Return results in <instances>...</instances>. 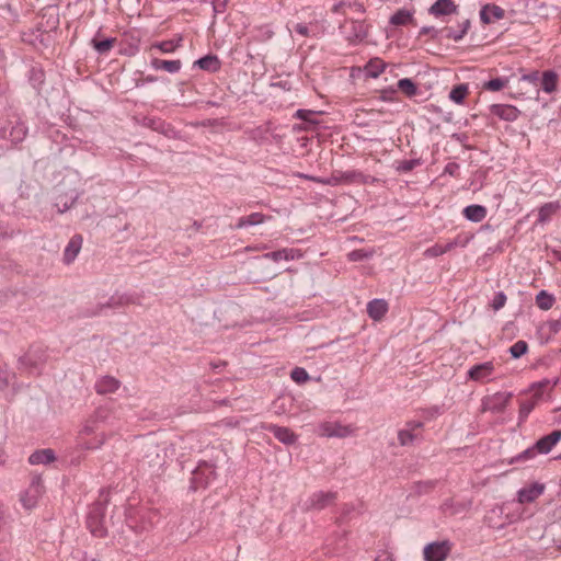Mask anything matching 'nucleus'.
Wrapping results in <instances>:
<instances>
[{
	"label": "nucleus",
	"instance_id": "obj_17",
	"mask_svg": "<svg viewBox=\"0 0 561 561\" xmlns=\"http://www.w3.org/2000/svg\"><path fill=\"white\" fill-rule=\"evenodd\" d=\"M490 111L493 115L505 122H514L520 114L516 106L510 104H493L490 106Z\"/></svg>",
	"mask_w": 561,
	"mask_h": 561
},
{
	"label": "nucleus",
	"instance_id": "obj_36",
	"mask_svg": "<svg viewBox=\"0 0 561 561\" xmlns=\"http://www.w3.org/2000/svg\"><path fill=\"white\" fill-rule=\"evenodd\" d=\"M367 26L364 21H352L350 38L353 41L362 42L367 37Z\"/></svg>",
	"mask_w": 561,
	"mask_h": 561
},
{
	"label": "nucleus",
	"instance_id": "obj_11",
	"mask_svg": "<svg viewBox=\"0 0 561 561\" xmlns=\"http://www.w3.org/2000/svg\"><path fill=\"white\" fill-rule=\"evenodd\" d=\"M336 499L335 492L318 491L311 494L304 502V510L306 511H321L327 506L331 505Z\"/></svg>",
	"mask_w": 561,
	"mask_h": 561
},
{
	"label": "nucleus",
	"instance_id": "obj_5",
	"mask_svg": "<svg viewBox=\"0 0 561 561\" xmlns=\"http://www.w3.org/2000/svg\"><path fill=\"white\" fill-rule=\"evenodd\" d=\"M217 477L216 468L213 463L201 461L192 471L190 489L196 491L208 486Z\"/></svg>",
	"mask_w": 561,
	"mask_h": 561
},
{
	"label": "nucleus",
	"instance_id": "obj_1",
	"mask_svg": "<svg viewBox=\"0 0 561 561\" xmlns=\"http://www.w3.org/2000/svg\"><path fill=\"white\" fill-rule=\"evenodd\" d=\"M160 519V513L156 508H138L126 516L127 526L136 534L150 531Z\"/></svg>",
	"mask_w": 561,
	"mask_h": 561
},
{
	"label": "nucleus",
	"instance_id": "obj_61",
	"mask_svg": "<svg viewBox=\"0 0 561 561\" xmlns=\"http://www.w3.org/2000/svg\"><path fill=\"white\" fill-rule=\"evenodd\" d=\"M285 401L286 398H278L273 402V409L276 414L280 415L286 412Z\"/></svg>",
	"mask_w": 561,
	"mask_h": 561
},
{
	"label": "nucleus",
	"instance_id": "obj_26",
	"mask_svg": "<svg viewBox=\"0 0 561 561\" xmlns=\"http://www.w3.org/2000/svg\"><path fill=\"white\" fill-rule=\"evenodd\" d=\"M299 256V250L293 248H284L264 254V257L272 260L274 262L291 261Z\"/></svg>",
	"mask_w": 561,
	"mask_h": 561
},
{
	"label": "nucleus",
	"instance_id": "obj_14",
	"mask_svg": "<svg viewBox=\"0 0 561 561\" xmlns=\"http://www.w3.org/2000/svg\"><path fill=\"white\" fill-rule=\"evenodd\" d=\"M262 428L273 433L276 439H278L284 445H294L298 436L288 427L278 426L275 424H264Z\"/></svg>",
	"mask_w": 561,
	"mask_h": 561
},
{
	"label": "nucleus",
	"instance_id": "obj_50",
	"mask_svg": "<svg viewBox=\"0 0 561 561\" xmlns=\"http://www.w3.org/2000/svg\"><path fill=\"white\" fill-rule=\"evenodd\" d=\"M442 36L453 39L455 42H459L465 37L463 31L460 28H454V27H444L440 30Z\"/></svg>",
	"mask_w": 561,
	"mask_h": 561
},
{
	"label": "nucleus",
	"instance_id": "obj_35",
	"mask_svg": "<svg viewBox=\"0 0 561 561\" xmlns=\"http://www.w3.org/2000/svg\"><path fill=\"white\" fill-rule=\"evenodd\" d=\"M115 42H116V38H114V37H107V38H104L101 41L98 39L96 37H93L91 39V46L94 48V50L99 55H106L113 48Z\"/></svg>",
	"mask_w": 561,
	"mask_h": 561
},
{
	"label": "nucleus",
	"instance_id": "obj_22",
	"mask_svg": "<svg viewBox=\"0 0 561 561\" xmlns=\"http://www.w3.org/2000/svg\"><path fill=\"white\" fill-rule=\"evenodd\" d=\"M388 311V304L385 299H373L367 304V313L375 320H381Z\"/></svg>",
	"mask_w": 561,
	"mask_h": 561
},
{
	"label": "nucleus",
	"instance_id": "obj_55",
	"mask_svg": "<svg viewBox=\"0 0 561 561\" xmlns=\"http://www.w3.org/2000/svg\"><path fill=\"white\" fill-rule=\"evenodd\" d=\"M314 114H316V112H313L311 110L299 108L296 111L295 117L298 119L308 122V123H316V121L312 119Z\"/></svg>",
	"mask_w": 561,
	"mask_h": 561
},
{
	"label": "nucleus",
	"instance_id": "obj_30",
	"mask_svg": "<svg viewBox=\"0 0 561 561\" xmlns=\"http://www.w3.org/2000/svg\"><path fill=\"white\" fill-rule=\"evenodd\" d=\"M266 216L262 213H252L249 216L240 217L236 224L237 229H243L252 226H257L266 220Z\"/></svg>",
	"mask_w": 561,
	"mask_h": 561
},
{
	"label": "nucleus",
	"instance_id": "obj_45",
	"mask_svg": "<svg viewBox=\"0 0 561 561\" xmlns=\"http://www.w3.org/2000/svg\"><path fill=\"white\" fill-rule=\"evenodd\" d=\"M374 255L371 249H357L353 250L347 254V259L351 262H360L370 259Z\"/></svg>",
	"mask_w": 561,
	"mask_h": 561
},
{
	"label": "nucleus",
	"instance_id": "obj_37",
	"mask_svg": "<svg viewBox=\"0 0 561 561\" xmlns=\"http://www.w3.org/2000/svg\"><path fill=\"white\" fill-rule=\"evenodd\" d=\"M385 62L379 58L370 59L365 66V75L369 78H377L385 69Z\"/></svg>",
	"mask_w": 561,
	"mask_h": 561
},
{
	"label": "nucleus",
	"instance_id": "obj_34",
	"mask_svg": "<svg viewBox=\"0 0 561 561\" xmlns=\"http://www.w3.org/2000/svg\"><path fill=\"white\" fill-rule=\"evenodd\" d=\"M104 442H105V437L103 435L96 436L91 440H87L85 438L77 437V449L80 451L99 449L104 444Z\"/></svg>",
	"mask_w": 561,
	"mask_h": 561
},
{
	"label": "nucleus",
	"instance_id": "obj_46",
	"mask_svg": "<svg viewBox=\"0 0 561 561\" xmlns=\"http://www.w3.org/2000/svg\"><path fill=\"white\" fill-rule=\"evenodd\" d=\"M421 159L401 160L397 162L396 170L399 173H408L415 169L416 167L421 165Z\"/></svg>",
	"mask_w": 561,
	"mask_h": 561
},
{
	"label": "nucleus",
	"instance_id": "obj_41",
	"mask_svg": "<svg viewBox=\"0 0 561 561\" xmlns=\"http://www.w3.org/2000/svg\"><path fill=\"white\" fill-rule=\"evenodd\" d=\"M554 304V297L546 290H540L536 296V305L541 310H549Z\"/></svg>",
	"mask_w": 561,
	"mask_h": 561
},
{
	"label": "nucleus",
	"instance_id": "obj_33",
	"mask_svg": "<svg viewBox=\"0 0 561 561\" xmlns=\"http://www.w3.org/2000/svg\"><path fill=\"white\" fill-rule=\"evenodd\" d=\"M182 42H183V37L180 35L178 38L154 43V44H152V48H157L163 54H172L179 47L182 46Z\"/></svg>",
	"mask_w": 561,
	"mask_h": 561
},
{
	"label": "nucleus",
	"instance_id": "obj_2",
	"mask_svg": "<svg viewBox=\"0 0 561 561\" xmlns=\"http://www.w3.org/2000/svg\"><path fill=\"white\" fill-rule=\"evenodd\" d=\"M47 358L46 350L41 345H34L19 358V369L30 375H38Z\"/></svg>",
	"mask_w": 561,
	"mask_h": 561
},
{
	"label": "nucleus",
	"instance_id": "obj_3",
	"mask_svg": "<svg viewBox=\"0 0 561 561\" xmlns=\"http://www.w3.org/2000/svg\"><path fill=\"white\" fill-rule=\"evenodd\" d=\"M28 133L25 122L18 115H13L0 123V137L12 144L22 142Z\"/></svg>",
	"mask_w": 561,
	"mask_h": 561
},
{
	"label": "nucleus",
	"instance_id": "obj_44",
	"mask_svg": "<svg viewBox=\"0 0 561 561\" xmlns=\"http://www.w3.org/2000/svg\"><path fill=\"white\" fill-rule=\"evenodd\" d=\"M536 407V400L529 399L520 402L518 411V423H524Z\"/></svg>",
	"mask_w": 561,
	"mask_h": 561
},
{
	"label": "nucleus",
	"instance_id": "obj_7",
	"mask_svg": "<svg viewBox=\"0 0 561 561\" xmlns=\"http://www.w3.org/2000/svg\"><path fill=\"white\" fill-rule=\"evenodd\" d=\"M44 492L45 486L42 477L39 474L33 476L30 485L20 496L23 507L26 510L34 508Z\"/></svg>",
	"mask_w": 561,
	"mask_h": 561
},
{
	"label": "nucleus",
	"instance_id": "obj_56",
	"mask_svg": "<svg viewBox=\"0 0 561 561\" xmlns=\"http://www.w3.org/2000/svg\"><path fill=\"white\" fill-rule=\"evenodd\" d=\"M431 36L433 39L442 35V32L434 26H423L419 31V37Z\"/></svg>",
	"mask_w": 561,
	"mask_h": 561
},
{
	"label": "nucleus",
	"instance_id": "obj_54",
	"mask_svg": "<svg viewBox=\"0 0 561 561\" xmlns=\"http://www.w3.org/2000/svg\"><path fill=\"white\" fill-rule=\"evenodd\" d=\"M128 299L125 296H112L105 305H102L99 313L106 308H116L122 306Z\"/></svg>",
	"mask_w": 561,
	"mask_h": 561
},
{
	"label": "nucleus",
	"instance_id": "obj_39",
	"mask_svg": "<svg viewBox=\"0 0 561 561\" xmlns=\"http://www.w3.org/2000/svg\"><path fill=\"white\" fill-rule=\"evenodd\" d=\"M11 553V534L0 524V560Z\"/></svg>",
	"mask_w": 561,
	"mask_h": 561
},
{
	"label": "nucleus",
	"instance_id": "obj_8",
	"mask_svg": "<svg viewBox=\"0 0 561 561\" xmlns=\"http://www.w3.org/2000/svg\"><path fill=\"white\" fill-rule=\"evenodd\" d=\"M316 433L321 437L345 438L354 434V428L340 422L324 421L317 426Z\"/></svg>",
	"mask_w": 561,
	"mask_h": 561
},
{
	"label": "nucleus",
	"instance_id": "obj_20",
	"mask_svg": "<svg viewBox=\"0 0 561 561\" xmlns=\"http://www.w3.org/2000/svg\"><path fill=\"white\" fill-rule=\"evenodd\" d=\"M82 242L83 239L81 234H75L71 237L64 250V262L66 264H71L77 259L82 248Z\"/></svg>",
	"mask_w": 561,
	"mask_h": 561
},
{
	"label": "nucleus",
	"instance_id": "obj_59",
	"mask_svg": "<svg viewBox=\"0 0 561 561\" xmlns=\"http://www.w3.org/2000/svg\"><path fill=\"white\" fill-rule=\"evenodd\" d=\"M423 254L425 257H437L444 254V250L442 249V244L436 243L427 248Z\"/></svg>",
	"mask_w": 561,
	"mask_h": 561
},
{
	"label": "nucleus",
	"instance_id": "obj_42",
	"mask_svg": "<svg viewBox=\"0 0 561 561\" xmlns=\"http://www.w3.org/2000/svg\"><path fill=\"white\" fill-rule=\"evenodd\" d=\"M397 87L402 93H404L409 98H412L417 93V87L410 78L400 79L397 82Z\"/></svg>",
	"mask_w": 561,
	"mask_h": 561
},
{
	"label": "nucleus",
	"instance_id": "obj_49",
	"mask_svg": "<svg viewBox=\"0 0 561 561\" xmlns=\"http://www.w3.org/2000/svg\"><path fill=\"white\" fill-rule=\"evenodd\" d=\"M290 378L298 385H302L310 379L308 371L304 367H295L290 371Z\"/></svg>",
	"mask_w": 561,
	"mask_h": 561
},
{
	"label": "nucleus",
	"instance_id": "obj_64",
	"mask_svg": "<svg viewBox=\"0 0 561 561\" xmlns=\"http://www.w3.org/2000/svg\"><path fill=\"white\" fill-rule=\"evenodd\" d=\"M434 486V483L432 481L427 482H419L416 484V489L419 493L426 492L427 490L432 489Z\"/></svg>",
	"mask_w": 561,
	"mask_h": 561
},
{
	"label": "nucleus",
	"instance_id": "obj_62",
	"mask_svg": "<svg viewBox=\"0 0 561 561\" xmlns=\"http://www.w3.org/2000/svg\"><path fill=\"white\" fill-rule=\"evenodd\" d=\"M108 410L106 408H99L95 410L93 415V421L96 422H105L107 419Z\"/></svg>",
	"mask_w": 561,
	"mask_h": 561
},
{
	"label": "nucleus",
	"instance_id": "obj_15",
	"mask_svg": "<svg viewBox=\"0 0 561 561\" xmlns=\"http://www.w3.org/2000/svg\"><path fill=\"white\" fill-rule=\"evenodd\" d=\"M458 5L453 0H436L430 8L428 13L435 18H443L457 13Z\"/></svg>",
	"mask_w": 561,
	"mask_h": 561
},
{
	"label": "nucleus",
	"instance_id": "obj_60",
	"mask_svg": "<svg viewBox=\"0 0 561 561\" xmlns=\"http://www.w3.org/2000/svg\"><path fill=\"white\" fill-rule=\"evenodd\" d=\"M540 72L538 70L531 71L529 73H525L520 77L522 81L529 82L533 84H536L537 82H540Z\"/></svg>",
	"mask_w": 561,
	"mask_h": 561
},
{
	"label": "nucleus",
	"instance_id": "obj_4",
	"mask_svg": "<svg viewBox=\"0 0 561 561\" xmlns=\"http://www.w3.org/2000/svg\"><path fill=\"white\" fill-rule=\"evenodd\" d=\"M380 180L376 176L365 174L359 170H345L339 171L332 175L328 181L329 184H357V185H374Z\"/></svg>",
	"mask_w": 561,
	"mask_h": 561
},
{
	"label": "nucleus",
	"instance_id": "obj_52",
	"mask_svg": "<svg viewBox=\"0 0 561 561\" xmlns=\"http://www.w3.org/2000/svg\"><path fill=\"white\" fill-rule=\"evenodd\" d=\"M506 295L504 294V291H497L495 293L493 299H492V302H491V307L493 308L494 311H499L500 309H502L505 304H506Z\"/></svg>",
	"mask_w": 561,
	"mask_h": 561
},
{
	"label": "nucleus",
	"instance_id": "obj_38",
	"mask_svg": "<svg viewBox=\"0 0 561 561\" xmlns=\"http://www.w3.org/2000/svg\"><path fill=\"white\" fill-rule=\"evenodd\" d=\"M537 455H539L538 450L535 448V444L528 448H526L525 450H523L522 453L517 454L516 456L512 457L510 460H508V463L510 465H514V463H524V462H527L529 460H533Z\"/></svg>",
	"mask_w": 561,
	"mask_h": 561
},
{
	"label": "nucleus",
	"instance_id": "obj_47",
	"mask_svg": "<svg viewBox=\"0 0 561 561\" xmlns=\"http://www.w3.org/2000/svg\"><path fill=\"white\" fill-rule=\"evenodd\" d=\"M15 378L4 365L0 364V391L7 389Z\"/></svg>",
	"mask_w": 561,
	"mask_h": 561
},
{
	"label": "nucleus",
	"instance_id": "obj_6",
	"mask_svg": "<svg viewBox=\"0 0 561 561\" xmlns=\"http://www.w3.org/2000/svg\"><path fill=\"white\" fill-rule=\"evenodd\" d=\"M105 506L101 503L93 504L87 516V527L98 538L107 536V528L104 524Z\"/></svg>",
	"mask_w": 561,
	"mask_h": 561
},
{
	"label": "nucleus",
	"instance_id": "obj_25",
	"mask_svg": "<svg viewBox=\"0 0 561 561\" xmlns=\"http://www.w3.org/2000/svg\"><path fill=\"white\" fill-rule=\"evenodd\" d=\"M150 66L154 70H164L169 73H178L182 68V62L180 59L164 60L159 58H152L150 61Z\"/></svg>",
	"mask_w": 561,
	"mask_h": 561
},
{
	"label": "nucleus",
	"instance_id": "obj_57",
	"mask_svg": "<svg viewBox=\"0 0 561 561\" xmlns=\"http://www.w3.org/2000/svg\"><path fill=\"white\" fill-rule=\"evenodd\" d=\"M95 430V422L93 420L88 421L79 431L78 437L85 438L87 436L92 435Z\"/></svg>",
	"mask_w": 561,
	"mask_h": 561
},
{
	"label": "nucleus",
	"instance_id": "obj_16",
	"mask_svg": "<svg viewBox=\"0 0 561 561\" xmlns=\"http://www.w3.org/2000/svg\"><path fill=\"white\" fill-rule=\"evenodd\" d=\"M561 440V430H556L548 435L542 436L535 443V448L540 455L549 454L552 448Z\"/></svg>",
	"mask_w": 561,
	"mask_h": 561
},
{
	"label": "nucleus",
	"instance_id": "obj_12",
	"mask_svg": "<svg viewBox=\"0 0 561 561\" xmlns=\"http://www.w3.org/2000/svg\"><path fill=\"white\" fill-rule=\"evenodd\" d=\"M494 370L493 362L476 364L468 369L467 378L476 382H488L493 379Z\"/></svg>",
	"mask_w": 561,
	"mask_h": 561
},
{
	"label": "nucleus",
	"instance_id": "obj_24",
	"mask_svg": "<svg viewBox=\"0 0 561 561\" xmlns=\"http://www.w3.org/2000/svg\"><path fill=\"white\" fill-rule=\"evenodd\" d=\"M193 67H198L202 70L214 73L220 69L221 62L216 55L208 54V55L195 60L193 64Z\"/></svg>",
	"mask_w": 561,
	"mask_h": 561
},
{
	"label": "nucleus",
	"instance_id": "obj_28",
	"mask_svg": "<svg viewBox=\"0 0 561 561\" xmlns=\"http://www.w3.org/2000/svg\"><path fill=\"white\" fill-rule=\"evenodd\" d=\"M558 87V73L553 70H546L541 75L540 88L546 93H553Z\"/></svg>",
	"mask_w": 561,
	"mask_h": 561
},
{
	"label": "nucleus",
	"instance_id": "obj_53",
	"mask_svg": "<svg viewBox=\"0 0 561 561\" xmlns=\"http://www.w3.org/2000/svg\"><path fill=\"white\" fill-rule=\"evenodd\" d=\"M151 127L154 129V130H159L160 133L169 136L170 133L173 131L171 125L167 124L165 122L161 121V119H152L151 121Z\"/></svg>",
	"mask_w": 561,
	"mask_h": 561
},
{
	"label": "nucleus",
	"instance_id": "obj_40",
	"mask_svg": "<svg viewBox=\"0 0 561 561\" xmlns=\"http://www.w3.org/2000/svg\"><path fill=\"white\" fill-rule=\"evenodd\" d=\"M28 81L34 89L39 91L45 82V73L43 69L33 67L28 72Z\"/></svg>",
	"mask_w": 561,
	"mask_h": 561
},
{
	"label": "nucleus",
	"instance_id": "obj_10",
	"mask_svg": "<svg viewBox=\"0 0 561 561\" xmlns=\"http://www.w3.org/2000/svg\"><path fill=\"white\" fill-rule=\"evenodd\" d=\"M513 397L512 392L499 391L482 399V409L492 413H501L505 410Z\"/></svg>",
	"mask_w": 561,
	"mask_h": 561
},
{
	"label": "nucleus",
	"instance_id": "obj_13",
	"mask_svg": "<svg viewBox=\"0 0 561 561\" xmlns=\"http://www.w3.org/2000/svg\"><path fill=\"white\" fill-rule=\"evenodd\" d=\"M451 549L449 541L431 542L424 548L425 561H445Z\"/></svg>",
	"mask_w": 561,
	"mask_h": 561
},
{
	"label": "nucleus",
	"instance_id": "obj_9",
	"mask_svg": "<svg viewBox=\"0 0 561 561\" xmlns=\"http://www.w3.org/2000/svg\"><path fill=\"white\" fill-rule=\"evenodd\" d=\"M424 424L421 421H408L405 426L398 432L400 446H412L415 442L422 440L421 430Z\"/></svg>",
	"mask_w": 561,
	"mask_h": 561
},
{
	"label": "nucleus",
	"instance_id": "obj_58",
	"mask_svg": "<svg viewBox=\"0 0 561 561\" xmlns=\"http://www.w3.org/2000/svg\"><path fill=\"white\" fill-rule=\"evenodd\" d=\"M459 169H460V165L459 163L457 162H448L445 168H444V171H443V174L444 175H449V176H453V178H457L459 175Z\"/></svg>",
	"mask_w": 561,
	"mask_h": 561
},
{
	"label": "nucleus",
	"instance_id": "obj_51",
	"mask_svg": "<svg viewBox=\"0 0 561 561\" xmlns=\"http://www.w3.org/2000/svg\"><path fill=\"white\" fill-rule=\"evenodd\" d=\"M507 82L508 80L505 78H494L486 81L483 87L489 91L496 92L502 90L507 84Z\"/></svg>",
	"mask_w": 561,
	"mask_h": 561
},
{
	"label": "nucleus",
	"instance_id": "obj_19",
	"mask_svg": "<svg viewBox=\"0 0 561 561\" xmlns=\"http://www.w3.org/2000/svg\"><path fill=\"white\" fill-rule=\"evenodd\" d=\"M505 15L504 10L496 4H485L480 10V20L484 24H490L502 20Z\"/></svg>",
	"mask_w": 561,
	"mask_h": 561
},
{
	"label": "nucleus",
	"instance_id": "obj_21",
	"mask_svg": "<svg viewBox=\"0 0 561 561\" xmlns=\"http://www.w3.org/2000/svg\"><path fill=\"white\" fill-rule=\"evenodd\" d=\"M56 460L55 451L50 448L38 449L32 453L28 457V462L32 466L49 465Z\"/></svg>",
	"mask_w": 561,
	"mask_h": 561
},
{
	"label": "nucleus",
	"instance_id": "obj_18",
	"mask_svg": "<svg viewBox=\"0 0 561 561\" xmlns=\"http://www.w3.org/2000/svg\"><path fill=\"white\" fill-rule=\"evenodd\" d=\"M121 387V381L113 376H102L96 379L94 389L99 394H110L116 392Z\"/></svg>",
	"mask_w": 561,
	"mask_h": 561
},
{
	"label": "nucleus",
	"instance_id": "obj_31",
	"mask_svg": "<svg viewBox=\"0 0 561 561\" xmlns=\"http://www.w3.org/2000/svg\"><path fill=\"white\" fill-rule=\"evenodd\" d=\"M389 23L396 26L412 24L414 23L413 12L407 9H399L390 16Z\"/></svg>",
	"mask_w": 561,
	"mask_h": 561
},
{
	"label": "nucleus",
	"instance_id": "obj_23",
	"mask_svg": "<svg viewBox=\"0 0 561 561\" xmlns=\"http://www.w3.org/2000/svg\"><path fill=\"white\" fill-rule=\"evenodd\" d=\"M545 491V486L540 483H534L528 488L518 491V500L520 503H530L538 499Z\"/></svg>",
	"mask_w": 561,
	"mask_h": 561
},
{
	"label": "nucleus",
	"instance_id": "obj_63",
	"mask_svg": "<svg viewBox=\"0 0 561 561\" xmlns=\"http://www.w3.org/2000/svg\"><path fill=\"white\" fill-rule=\"evenodd\" d=\"M295 32L301 36H308L309 35V27L305 23H298L294 27Z\"/></svg>",
	"mask_w": 561,
	"mask_h": 561
},
{
	"label": "nucleus",
	"instance_id": "obj_43",
	"mask_svg": "<svg viewBox=\"0 0 561 561\" xmlns=\"http://www.w3.org/2000/svg\"><path fill=\"white\" fill-rule=\"evenodd\" d=\"M468 85L460 83L455 85L449 92V99L456 104H462L466 95L468 94Z\"/></svg>",
	"mask_w": 561,
	"mask_h": 561
},
{
	"label": "nucleus",
	"instance_id": "obj_32",
	"mask_svg": "<svg viewBox=\"0 0 561 561\" xmlns=\"http://www.w3.org/2000/svg\"><path fill=\"white\" fill-rule=\"evenodd\" d=\"M78 197L79 194L77 192L60 194L56 197L55 206L58 208L59 213H65L75 205Z\"/></svg>",
	"mask_w": 561,
	"mask_h": 561
},
{
	"label": "nucleus",
	"instance_id": "obj_29",
	"mask_svg": "<svg viewBox=\"0 0 561 561\" xmlns=\"http://www.w3.org/2000/svg\"><path fill=\"white\" fill-rule=\"evenodd\" d=\"M463 216L472 222H480L486 216V208L482 205L472 204L463 208Z\"/></svg>",
	"mask_w": 561,
	"mask_h": 561
},
{
	"label": "nucleus",
	"instance_id": "obj_27",
	"mask_svg": "<svg viewBox=\"0 0 561 561\" xmlns=\"http://www.w3.org/2000/svg\"><path fill=\"white\" fill-rule=\"evenodd\" d=\"M560 209L561 203L559 201L543 204L538 210V221L541 224L549 221Z\"/></svg>",
	"mask_w": 561,
	"mask_h": 561
},
{
	"label": "nucleus",
	"instance_id": "obj_48",
	"mask_svg": "<svg viewBox=\"0 0 561 561\" xmlns=\"http://www.w3.org/2000/svg\"><path fill=\"white\" fill-rule=\"evenodd\" d=\"M527 351H528V344L523 340H519L516 343H514L508 350V352L513 358L522 357L523 355H525L527 353Z\"/></svg>",
	"mask_w": 561,
	"mask_h": 561
}]
</instances>
